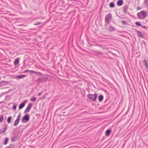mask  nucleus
Here are the masks:
<instances>
[{
  "label": "nucleus",
  "instance_id": "nucleus-1",
  "mask_svg": "<svg viewBox=\"0 0 148 148\" xmlns=\"http://www.w3.org/2000/svg\"><path fill=\"white\" fill-rule=\"evenodd\" d=\"M147 12L143 11H141L137 14L138 17L140 19H144L147 16Z\"/></svg>",
  "mask_w": 148,
  "mask_h": 148
},
{
  "label": "nucleus",
  "instance_id": "nucleus-2",
  "mask_svg": "<svg viewBox=\"0 0 148 148\" xmlns=\"http://www.w3.org/2000/svg\"><path fill=\"white\" fill-rule=\"evenodd\" d=\"M48 80L47 77H43L42 78H40L36 80V81L39 83H44L47 82Z\"/></svg>",
  "mask_w": 148,
  "mask_h": 148
},
{
  "label": "nucleus",
  "instance_id": "nucleus-3",
  "mask_svg": "<svg viewBox=\"0 0 148 148\" xmlns=\"http://www.w3.org/2000/svg\"><path fill=\"white\" fill-rule=\"evenodd\" d=\"M88 97L89 98L91 99L93 101H95L97 99V95L96 94H89L88 95Z\"/></svg>",
  "mask_w": 148,
  "mask_h": 148
},
{
  "label": "nucleus",
  "instance_id": "nucleus-4",
  "mask_svg": "<svg viewBox=\"0 0 148 148\" xmlns=\"http://www.w3.org/2000/svg\"><path fill=\"white\" fill-rule=\"evenodd\" d=\"M29 119V114L25 115L22 119V122L23 123H25L28 121Z\"/></svg>",
  "mask_w": 148,
  "mask_h": 148
},
{
  "label": "nucleus",
  "instance_id": "nucleus-5",
  "mask_svg": "<svg viewBox=\"0 0 148 148\" xmlns=\"http://www.w3.org/2000/svg\"><path fill=\"white\" fill-rule=\"evenodd\" d=\"M112 17V14L110 13H108L106 16L105 21L106 22L109 23L110 20L111 19Z\"/></svg>",
  "mask_w": 148,
  "mask_h": 148
},
{
  "label": "nucleus",
  "instance_id": "nucleus-6",
  "mask_svg": "<svg viewBox=\"0 0 148 148\" xmlns=\"http://www.w3.org/2000/svg\"><path fill=\"white\" fill-rule=\"evenodd\" d=\"M21 117V114H19L17 116L16 120L14 122V125L15 126H16L19 123Z\"/></svg>",
  "mask_w": 148,
  "mask_h": 148
},
{
  "label": "nucleus",
  "instance_id": "nucleus-7",
  "mask_svg": "<svg viewBox=\"0 0 148 148\" xmlns=\"http://www.w3.org/2000/svg\"><path fill=\"white\" fill-rule=\"evenodd\" d=\"M32 107V104L31 103H29L27 106L26 108L25 109L24 111V113H27L29 112L30 111V110L31 108Z\"/></svg>",
  "mask_w": 148,
  "mask_h": 148
},
{
  "label": "nucleus",
  "instance_id": "nucleus-8",
  "mask_svg": "<svg viewBox=\"0 0 148 148\" xmlns=\"http://www.w3.org/2000/svg\"><path fill=\"white\" fill-rule=\"evenodd\" d=\"M137 33L138 36L140 37L143 38H144L145 37L144 35L140 31H137Z\"/></svg>",
  "mask_w": 148,
  "mask_h": 148
},
{
  "label": "nucleus",
  "instance_id": "nucleus-9",
  "mask_svg": "<svg viewBox=\"0 0 148 148\" xmlns=\"http://www.w3.org/2000/svg\"><path fill=\"white\" fill-rule=\"evenodd\" d=\"M123 0H119L117 2V5L118 6H121L123 4Z\"/></svg>",
  "mask_w": 148,
  "mask_h": 148
},
{
  "label": "nucleus",
  "instance_id": "nucleus-10",
  "mask_svg": "<svg viewBox=\"0 0 148 148\" xmlns=\"http://www.w3.org/2000/svg\"><path fill=\"white\" fill-rule=\"evenodd\" d=\"M111 130L110 129H108L106 131V136H108L110 135L111 133Z\"/></svg>",
  "mask_w": 148,
  "mask_h": 148
},
{
  "label": "nucleus",
  "instance_id": "nucleus-11",
  "mask_svg": "<svg viewBox=\"0 0 148 148\" xmlns=\"http://www.w3.org/2000/svg\"><path fill=\"white\" fill-rule=\"evenodd\" d=\"M144 65L145 66V67L148 69V64L146 60L145 59H144V62H143Z\"/></svg>",
  "mask_w": 148,
  "mask_h": 148
},
{
  "label": "nucleus",
  "instance_id": "nucleus-12",
  "mask_svg": "<svg viewBox=\"0 0 148 148\" xmlns=\"http://www.w3.org/2000/svg\"><path fill=\"white\" fill-rule=\"evenodd\" d=\"M25 103H21L20 104L19 106V109H21L23 108L25 106Z\"/></svg>",
  "mask_w": 148,
  "mask_h": 148
},
{
  "label": "nucleus",
  "instance_id": "nucleus-13",
  "mask_svg": "<svg viewBox=\"0 0 148 148\" xmlns=\"http://www.w3.org/2000/svg\"><path fill=\"white\" fill-rule=\"evenodd\" d=\"M27 76L26 75H21L16 76V78L18 79L23 78Z\"/></svg>",
  "mask_w": 148,
  "mask_h": 148
},
{
  "label": "nucleus",
  "instance_id": "nucleus-14",
  "mask_svg": "<svg viewBox=\"0 0 148 148\" xmlns=\"http://www.w3.org/2000/svg\"><path fill=\"white\" fill-rule=\"evenodd\" d=\"M103 98V97L102 95H100L98 97V100L100 102L101 101Z\"/></svg>",
  "mask_w": 148,
  "mask_h": 148
},
{
  "label": "nucleus",
  "instance_id": "nucleus-15",
  "mask_svg": "<svg viewBox=\"0 0 148 148\" xmlns=\"http://www.w3.org/2000/svg\"><path fill=\"white\" fill-rule=\"evenodd\" d=\"M115 29V28L114 27L111 26H110L108 28L110 32L113 31Z\"/></svg>",
  "mask_w": 148,
  "mask_h": 148
},
{
  "label": "nucleus",
  "instance_id": "nucleus-16",
  "mask_svg": "<svg viewBox=\"0 0 148 148\" xmlns=\"http://www.w3.org/2000/svg\"><path fill=\"white\" fill-rule=\"evenodd\" d=\"M6 83V82L5 81L0 82V86H2L5 85Z\"/></svg>",
  "mask_w": 148,
  "mask_h": 148
},
{
  "label": "nucleus",
  "instance_id": "nucleus-17",
  "mask_svg": "<svg viewBox=\"0 0 148 148\" xmlns=\"http://www.w3.org/2000/svg\"><path fill=\"white\" fill-rule=\"evenodd\" d=\"M128 8V6L127 5H125L123 8V11L124 13L127 12V9Z\"/></svg>",
  "mask_w": 148,
  "mask_h": 148
},
{
  "label": "nucleus",
  "instance_id": "nucleus-18",
  "mask_svg": "<svg viewBox=\"0 0 148 148\" xmlns=\"http://www.w3.org/2000/svg\"><path fill=\"white\" fill-rule=\"evenodd\" d=\"M19 62V60L18 58H16L15 60L14 61V65H16L18 64Z\"/></svg>",
  "mask_w": 148,
  "mask_h": 148
},
{
  "label": "nucleus",
  "instance_id": "nucleus-19",
  "mask_svg": "<svg viewBox=\"0 0 148 148\" xmlns=\"http://www.w3.org/2000/svg\"><path fill=\"white\" fill-rule=\"evenodd\" d=\"M28 72H30L31 73H36V72L35 71H33V70H26L24 71L23 73H27Z\"/></svg>",
  "mask_w": 148,
  "mask_h": 148
},
{
  "label": "nucleus",
  "instance_id": "nucleus-20",
  "mask_svg": "<svg viewBox=\"0 0 148 148\" xmlns=\"http://www.w3.org/2000/svg\"><path fill=\"white\" fill-rule=\"evenodd\" d=\"M17 138V137L16 136H14L12 138L11 141H14L16 140Z\"/></svg>",
  "mask_w": 148,
  "mask_h": 148
},
{
  "label": "nucleus",
  "instance_id": "nucleus-21",
  "mask_svg": "<svg viewBox=\"0 0 148 148\" xmlns=\"http://www.w3.org/2000/svg\"><path fill=\"white\" fill-rule=\"evenodd\" d=\"M110 6L111 8H114L115 6V4L113 2H111L110 3Z\"/></svg>",
  "mask_w": 148,
  "mask_h": 148
},
{
  "label": "nucleus",
  "instance_id": "nucleus-22",
  "mask_svg": "<svg viewBox=\"0 0 148 148\" xmlns=\"http://www.w3.org/2000/svg\"><path fill=\"white\" fill-rule=\"evenodd\" d=\"M12 117L11 116H9L8 119L7 121L8 123H11V120L12 119Z\"/></svg>",
  "mask_w": 148,
  "mask_h": 148
},
{
  "label": "nucleus",
  "instance_id": "nucleus-23",
  "mask_svg": "<svg viewBox=\"0 0 148 148\" xmlns=\"http://www.w3.org/2000/svg\"><path fill=\"white\" fill-rule=\"evenodd\" d=\"M3 115H2L0 116V123L1 122L3 121Z\"/></svg>",
  "mask_w": 148,
  "mask_h": 148
},
{
  "label": "nucleus",
  "instance_id": "nucleus-24",
  "mask_svg": "<svg viewBox=\"0 0 148 148\" xmlns=\"http://www.w3.org/2000/svg\"><path fill=\"white\" fill-rule=\"evenodd\" d=\"M17 105L14 103L13 106V108L14 110H15L16 109Z\"/></svg>",
  "mask_w": 148,
  "mask_h": 148
},
{
  "label": "nucleus",
  "instance_id": "nucleus-25",
  "mask_svg": "<svg viewBox=\"0 0 148 148\" xmlns=\"http://www.w3.org/2000/svg\"><path fill=\"white\" fill-rule=\"evenodd\" d=\"M8 140L9 139H8V138H5V142L4 143V144L5 145H6L7 144V143H8Z\"/></svg>",
  "mask_w": 148,
  "mask_h": 148
},
{
  "label": "nucleus",
  "instance_id": "nucleus-26",
  "mask_svg": "<svg viewBox=\"0 0 148 148\" xmlns=\"http://www.w3.org/2000/svg\"><path fill=\"white\" fill-rule=\"evenodd\" d=\"M14 145L13 144L10 145L8 147V148H14Z\"/></svg>",
  "mask_w": 148,
  "mask_h": 148
},
{
  "label": "nucleus",
  "instance_id": "nucleus-27",
  "mask_svg": "<svg viewBox=\"0 0 148 148\" xmlns=\"http://www.w3.org/2000/svg\"><path fill=\"white\" fill-rule=\"evenodd\" d=\"M135 24L138 26H140L141 25V23L138 22H136L135 23Z\"/></svg>",
  "mask_w": 148,
  "mask_h": 148
},
{
  "label": "nucleus",
  "instance_id": "nucleus-28",
  "mask_svg": "<svg viewBox=\"0 0 148 148\" xmlns=\"http://www.w3.org/2000/svg\"><path fill=\"white\" fill-rule=\"evenodd\" d=\"M36 97H33L30 100L32 101H34L36 100Z\"/></svg>",
  "mask_w": 148,
  "mask_h": 148
},
{
  "label": "nucleus",
  "instance_id": "nucleus-29",
  "mask_svg": "<svg viewBox=\"0 0 148 148\" xmlns=\"http://www.w3.org/2000/svg\"><path fill=\"white\" fill-rule=\"evenodd\" d=\"M144 3L145 5H148V0H145Z\"/></svg>",
  "mask_w": 148,
  "mask_h": 148
},
{
  "label": "nucleus",
  "instance_id": "nucleus-30",
  "mask_svg": "<svg viewBox=\"0 0 148 148\" xmlns=\"http://www.w3.org/2000/svg\"><path fill=\"white\" fill-rule=\"evenodd\" d=\"M6 130H7V127L6 126L5 127H4L3 128V131H2V132H5L6 131Z\"/></svg>",
  "mask_w": 148,
  "mask_h": 148
},
{
  "label": "nucleus",
  "instance_id": "nucleus-31",
  "mask_svg": "<svg viewBox=\"0 0 148 148\" xmlns=\"http://www.w3.org/2000/svg\"><path fill=\"white\" fill-rule=\"evenodd\" d=\"M41 23L40 22H37L36 23L34 24V25H38L40 24Z\"/></svg>",
  "mask_w": 148,
  "mask_h": 148
},
{
  "label": "nucleus",
  "instance_id": "nucleus-32",
  "mask_svg": "<svg viewBox=\"0 0 148 148\" xmlns=\"http://www.w3.org/2000/svg\"><path fill=\"white\" fill-rule=\"evenodd\" d=\"M122 23H123V24H126V22L125 21H122Z\"/></svg>",
  "mask_w": 148,
  "mask_h": 148
},
{
  "label": "nucleus",
  "instance_id": "nucleus-33",
  "mask_svg": "<svg viewBox=\"0 0 148 148\" xmlns=\"http://www.w3.org/2000/svg\"><path fill=\"white\" fill-rule=\"evenodd\" d=\"M141 9V8L139 6H138L137 7V10H140Z\"/></svg>",
  "mask_w": 148,
  "mask_h": 148
},
{
  "label": "nucleus",
  "instance_id": "nucleus-34",
  "mask_svg": "<svg viewBox=\"0 0 148 148\" xmlns=\"http://www.w3.org/2000/svg\"><path fill=\"white\" fill-rule=\"evenodd\" d=\"M42 92H40V93H39L38 94V96H40L42 94Z\"/></svg>",
  "mask_w": 148,
  "mask_h": 148
},
{
  "label": "nucleus",
  "instance_id": "nucleus-35",
  "mask_svg": "<svg viewBox=\"0 0 148 148\" xmlns=\"http://www.w3.org/2000/svg\"><path fill=\"white\" fill-rule=\"evenodd\" d=\"M47 93H45L44 95V98H45V97L46 96H47Z\"/></svg>",
  "mask_w": 148,
  "mask_h": 148
},
{
  "label": "nucleus",
  "instance_id": "nucleus-36",
  "mask_svg": "<svg viewBox=\"0 0 148 148\" xmlns=\"http://www.w3.org/2000/svg\"><path fill=\"white\" fill-rule=\"evenodd\" d=\"M143 28H146V26H143Z\"/></svg>",
  "mask_w": 148,
  "mask_h": 148
},
{
  "label": "nucleus",
  "instance_id": "nucleus-37",
  "mask_svg": "<svg viewBox=\"0 0 148 148\" xmlns=\"http://www.w3.org/2000/svg\"><path fill=\"white\" fill-rule=\"evenodd\" d=\"M1 78V77H0V79Z\"/></svg>",
  "mask_w": 148,
  "mask_h": 148
},
{
  "label": "nucleus",
  "instance_id": "nucleus-38",
  "mask_svg": "<svg viewBox=\"0 0 148 148\" xmlns=\"http://www.w3.org/2000/svg\"><path fill=\"white\" fill-rule=\"evenodd\" d=\"M147 9H148V8H147Z\"/></svg>",
  "mask_w": 148,
  "mask_h": 148
}]
</instances>
